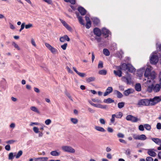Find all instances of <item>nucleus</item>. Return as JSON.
Returning <instances> with one entry per match:
<instances>
[{
	"mask_svg": "<svg viewBox=\"0 0 161 161\" xmlns=\"http://www.w3.org/2000/svg\"><path fill=\"white\" fill-rule=\"evenodd\" d=\"M45 45L52 53L55 54L57 52V49L52 47L49 43H45Z\"/></svg>",
	"mask_w": 161,
	"mask_h": 161,
	"instance_id": "obj_9",
	"label": "nucleus"
},
{
	"mask_svg": "<svg viewBox=\"0 0 161 161\" xmlns=\"http://www.w3.org/2000/svg\"><path fill=\"white\" fill-rule=\"evenodd\" d=\"M61 148L62 150L65 152L71 153H74L75 152V150L72 147L69 146H63Z\"/></svg>",
	"mask_w": 161,
	"mask_h": 161,
	"instance_id": "obj_4",
	"label": "nucleus"
},
{
	"mask_svg": "<svg viewBox=\"0 0 161 161\" xmlns=\"http://www.w3.org/2000/svg\"><path fill=\"white\" fill-rule=\"evenodd\" d=\"M65 27L69 31H71L72 30L71 27L68 24Z\"/></svg>",
	"mask_w": 161,
	"mask_h": 161,
	"instance_id": "obj_59",
	"label": "nucleus"
},
{
	"mask_svg": "<svg viewBox=\"0 0 161 161\" xmlns=\"http://www.w3.org/2000/svg\"><path fill=\"white\" fill-rule=\"evenodd\" d=\"M76 14H77V17L78 19L79 23L81 25H84L85 24L83 22V20L82 19V17L79 14L76 13Z\"/></svg>",
	"mask_w": 161,
	"mask_h": 161,
	"instance_id": "obj_18",
	"label": "nucleus"
},
{
	"mask_svg": "<svg viewBox=\"0 0 161 161\" xmlns=\"http://www.w3.org/2000/svg\"><path fill=\"white\" fill-rule=\"evenodd\" d=\"M103 102L107 103H114V100L110 98H108L107 99H104Z\"/></svg>",
	"mask_w": 161,
	"mask_h": 161,
	"instance_id": "obj_19",
	"label": "nucleus"
},
{
	"mask_svg": "<svg viewBox=\"0 0 161 161\" xmlns=\"http://www.w3.org/2000/svg\"><path fill=\"white\" fill-rule=\"evenodd\" d=\"M67 45V43H64L63 45H62L61 46V47L62 48V49L63 50H65L66 48Z\"/></svg>",
	"mask_w": 161,
	"mask_h": 161,
	"instance_id": "obj_50",
	"label": "nucleus"
},
{
	"mask_svg": "<svg viewBox=\"0 0 161 161\" xmlns=\"http://www.w3.org/2000/svg\"><path fill=\"white\" fill-rule=\"evenodd\" d=\"M135 89L137 92H140L141 90V86L140 83H136L135 85Z\"/></svg>",
	"mask_w": 161,
	"mask_h": 161,
	"instance_id": "obj_20",
	"label": "nucleus"
},
{
	"mask_svg": "<svg viewBox=\"0 0 161 161\" xmlns=\"http://www.w3.org/2000/svg\"><path fill=\"white\" fill-rule=\"evenodd\" d=\"M23 152L22 150H20L19 151L17 154H16L15 156V158H19L22 154Z\"/></svg>",
	"mask_w": 161,
	"mask_h": 161,
	"instance_id": "obj_32",
	"label": "nucleus"
},
{
	"mask_svg": "<svg viewBox=\"0 0 161 161\" xmlns=\"http://www.w3.org/2000/svg\"><path fill=\"white\" fill-rule=\"evenodd\" d=\"M47 157H42L39 158V159L41 160L42 161H47L46 160H47Z\"/></svg>",
	"mask_w": 161,
	"mask_h": 161,
	"instance_id": "obj_64",
	"label": "nucleus"
},
{
	"mask_svg": "<svg viewBox=\"0 0 161 161\" xmlns=\"http://www.w3.org/2000/svg\"><path fill=\"white\" fill-rule=\"evenodd\" d=\"M158 96H155L153 98H151L149 100L150 105H155L160 102Z\"/></svg>",
	"mask_w": 161,
	"mask_h": 161,
	"instance_id": "obj_5",
	"label": "nucleus"
},
{
	"mask_svg": "<svg viewBox=\"0 0 161 161\" xmlns=\"http://www.w3.org/2000/svg\"><path fill=\"white\" fill-rule=\"evenodd\" d=\"M93 32L96 36L100 37L102 34V31L98 28H95L93 30Z\"/></svg>",
	"mask_w": 161,
	"mask_h": 161,
	"instance_id": "obj_11",
	"label": "nucleus"
},
{
	"mask_svg": "<svg viewBox=\"0 0 161 161\" xmlns=\"http://www.w3.org/2000/svg\"><path fill=\"white\" fill-rule=\"evenodd\" d=\"M107 73V71L104 69L100 70L98 72V74L100 75H105Z\"/></svg>",
	"mask_w": 161,
	"mask_h": 161,
	"instance_id": "obj_29",
	"label": "nucleus"
},
{
	"mask_svg": "<svg viewBox=\"0 0 161 161\" xmlns=\"http://www.w3.org/2000/svg\"><path fill=\"white\" fill-rule=\"evenodd\" d=\"M158 61V57L156 55H153L150 59V62L151 64H156Z\"/></svg>",
	"mask_w": 161,
	"mask_h": 161,
	"instance_id": "obj_7",
	"label": "nucleus"
},
{
	"mask_svg": "<svg viewBox=\"0 0 161 161\" xmlns=\"http://www.w3.org/2000/svg\"><path fill=\"white\" fill-rule=\"evenodd\" d=\"M153 91L155 92H158L159 91L160 89V85L156 84L155 86L153 85Z\"/></svg>",
	"mask_w": 161,
	"mask_h": 161,
	"instance_id": "obj_17",
	"label": "nucleus"
},
{
	"mask_svg": "<svg viewBox=\"0 0 161 161\" xmlns=\"http://www.w3.org/2000/svg\"><path fill=\"white\" fill-rule=\"evenodd\" d=\"M92 22L94 24L97 25L99 23L100 20L97 18H94L92 19Z\"/></svg>",
	"mask_w": 161,
	"mask_h": 161,
	"instance_id": "obj_26",
	"label": "nucleus"
},
{
	"mask_svg": "<svg viewBox=\"0 0 161 161\" xmlns=\"http://www.w3.org/2000/svg\"><path fill=\"white\" fill-rule=\"evenodd\" d=\"M31 109L32 111L37 113H39V111L38 109L34 106H32L31 107Z\"/></svg>",
	"mask_w": 161,
	"mask_h": 161,
	"instance_id": "obj_30",
	"label": "nucleus"
},
{
	"mask_svg": "<svg viewBox=\"0 0 161 161\" xmlns=\"http://www.w3.org/2000/svg\"><path fill=\"white\" fill-rule=\"evenodd\" d=\"M66 2H69L72 4H75V0H64Z\"/></svg>",
	"mask_w": 161,
	"mask_h": 161,
	"instance_id": "obj_35",
	"label": "nucleus"
},
{
	"mask_svg": "<svg viewBox=\"0 0 161 161\" xmlns=\"http://www.w3.org/2000/svg\"><path fill=\"white\" fill-rule=\"evenodd\" d=\"M90 103L91 104V105L94 107L98 108L99 107V104H95L92 102H90Z\"/></svg>",
	"mask_w": 161,
	"mask_h": 161,
	"instance_id": "obj_52",
	"label": "nucleus"
},
{
	"mask_svg": "<svg viewBox=\"0 0 161 161\" xmlns=\"http://www.w3.org/2000/svg\"><path fill=\"white\" fill-rule=\"evenodd\" d=\"M114 94L117 95V97L118 98H121L123 96V94L119 91L115 90L114 91Z\"/></svg>",
	"mask_w": 161,
	"mask_h": 161,
	"instance_id": "obj_16",
	"label": "nucleus"
},
{
	"mask_svg": "<svg viewBox=\"0 0 161 161\" xmlns=\"http://www.w3.org/2000/svg\"><path fill=\"white\" fill-rule=\"evenodd\" d=\"M151 139L156 144L159 145L161 144L160 143V140L159 138H151Z\"/></svg>",
	"mask_w": 161,
	"mask_h": 161,
	"instance_id": "obj_22",
	"label": "nucleus"
},
{
	"mask_svg": "<svg viewBox=\"0 0 161 161\" xmlns=\"http://www.w3.org/2000/svg\"><path fill=\"white\" fill-rule=\"evenodd\" d=\"M122 81L126 83L127 84H130L131 83V78L130 76L127 77H123L122 78Z\"/></svg>",
	"mask_w": 161,
	"mask_h": 161,
	"instance_id": "obj_10",
	"label": "nucleus"
},
{
	"mask_svg": "<svg viewBox=\"0 0 161 161\" xmlns=\"http://www.w3.org/2000/svg\"><path fill=\"white\" fill-rule=\"evenodd\" d=\"M70 120L71 122L74 124H77L78 122V120L76 118H71Z\"/></svg>",
	"mask_w": 161,
	"mask_h": 161,
	"instance_id": "obj_34",
	"label": "nucleus"
},
{
	"mask_svg": "<svg viewBox=\"0 0 161 161\" xmlns=\"http://www.w3.org/2000/svg\"><path fill=\"white\" fill-rule=\"evenodd\" d=\"M86 27L87 29H89L91 26V22H86Z\"/></svg>",
	"mask_w": 161,
	"mask_h": 161,
	"instance_id": "obj_38",
	"label": "nucleus"
},
{
	"mask_svg": "<svg viewBox=\"0 0 161 161\" xmlns=\"http://www.w3.org/2000/svg\"><path fill=\"white\" fill-rule=\"evenodd\" d=\"M115 115L114 114H112V118L110 119L111 122L113 123H114L115 121Z\"/></svg>",
	"mask_w": 161,
	"mask_h": 161,
	"instance_id": "obj_44",
	"label": "nucleus"
},
{
	"mask_svg": "<svg viewBox=\"0 0 161 161\" xmlns=\"http://www.w3.org/2000/svg\"><path fill=\"white\" fill-rule=\"evenodd\" d=\"M133 116L131 115H128L126 117V119L127 120L130 121L131 119H132V118H133Z\"/></svg>",
	"mask_w": 161,
	"mask_h": 161,
	"instance_id": "obj_41",
	"label": "nucleus"
},
{
	"mask_svg": "<svg viewBox=\"0 0 161 161\" xmlns=\"http://www.w3.org/2000/svg\"><path fill=\"white\" fill-rule=\"evenodd\" d=\"M137 105L139 107L142 106H148L150 105V102L149 100L147 99H140L138 101Z\"/></svg>",
	"mask_w": 161,
	"mask_h": 161,
	"instance_id": "obj_3",
	"label": "nucleus"
},
{
	"mask_svg": "<svg viewBox=\"0 0 161 161\" xmlns=\"http://www.w3.org/2000/svg\"><path fill=\"white\" fill-rule=\"evenodd\" d=\"M78 10L82 15H84L86 13V10L83 7H79L78 8Z\"/></svg>",
	"mask_w": 161,
	"mask_h": 161,
	"instance_id": "obj_12",
	"label": "nucleus"
},
{
	"mask_svg": "<svg viewBox=\"0 0 161 161\" xmlns=\"http://www.w3.org/2000/svg\"><path fill=\"white\" fill-rule=\"evenodd\" d=\"M95 128L96 130L100 132H105L106 131L103 128L100 126H95Z\"/></svg>",
	"mask_w": 161,
	"mask_h": 161,
	"instance_id": "obj_21",
	"label": "nucleus"
},
{
	"mask_svg": "<svg viewBox=\"0 0 161 161\" xmlns=\"http://www.w3.org/2000/svg\"><path fill=\"white\" fill-rule=\"evenodd\" d=\"M157 128L158 130H160L161 129V124L160 123H157L156 125Z\"/></svg>",
	"mask_w": 161,
	"mask_h": 161,
	"instance_id": "obj_56",
	"label": "nucleus"
},
{
	"mask_svg": "<svg viewBox=\"0 0 161 161\" xmlns=\"http://www.w3.org/2000/svg\"><path fill=\"white\" fill-rule=\"evenodd\" d=\"M130 149H127L125 151V154L126 155H129L130 154Z\"/></svg>",
	"mask_w": 161,
	"mask_h": 161,
	"instance_id": "obj_53",
	"label": "nucleus"
},
{
	"mask_svg": "<svg viewBox=\"0 0 161 161\" xmlns=\"http://www.w3.org/2000/svg\"><path fill=\"white\" fill-rule=\"evenodd\" d=\"M107 106L106 105H103L99 104V107L98 108H100L103 109H106V108Z\"/></svg>",
	"mask_w": 161,
	"mask_h": 161,
	"instance_id": "obj_63",
	"label": "nucleus"
},
{
	"mask_svg": "<svg viewBox=\"0 0 161 161\" xmlns=\"http://www.w3.org/2000/svg\"><path fill=\"white\" fill-rule=\"evenodd\" d=\"M103 67V63L102 61H100L99 62L98 68H102Z\"/></svg>",
	"mask_w": 161,
	"mask_h": 161,
	"instance_id": "obj_39",
	"label": "nucleus"
},
{
	"mask_svg": "<svg viewBox=\"0 0 161 161\" xmlns=\"http://www.w3.org/2000/svg\"><path fill=\"white\" fill-rule=\"evenodd\" d=\"M134 91L133 89L129 88L124 91L123 94L125 96H128L129 94L133 93Z\"/></svg>",
	"mask_w": 161,
	"mask_h": 161,
	"instance_id": "obj_13",
	"label": "nucleus"
},
{
	"mask_svg": "<svg viewBox=\"0 0 161 161\" xmlns=\"http://www.w3.org/2000/svg\"><path fill=\"white\" fill-rule=\"evenodd\" d=\"M32 26V24H29L28 25H26L25 26V28L26 29H28L31 27Z\"/></svg>",
	"mask_w": 161,
	"mask_h": 161,
	"instance_id": "obj_60",
	"label": "nucleus"
},
{
	"mask_svg": "<svg viewBox=\"0 0 161 161\" xmlns=\"http://www.w3.org/2000/svg\"><path fill=\"white\" fill-rule=\"evenodd\" d=\"M153 84H152L151 86H149L147 88V91L149 92H151L153 90Z\"/></svg>",
	"mask_w": 161,
	"mask_h": 161,
	"instance_id": "obj_31",
	"label": "nucleus"
},
{
	"mask_svg": "<svg viewBox=\"0 0 161 161\" xmlns=\"http://www.w3.org/2000/svg\"><path fill=\"white\" fill-rule=\"evenodd\" d=\"M14 155L13 153H10L9 154L8 159L10 160L13 159L14 158Z\"/></svg>",
	"mask_w": 161,
	"mask_h": 161,
	"instance_id": "obj_42",
	"label": "nucleus"
},
{
	"mask_svg": "<svg viewBox=\"0 0 161 161\" xmlns=\"http://www.w3.org/2000/svg\"><path fill=\"white\" fill-rule=\"evenodd\" d=\"M102 34L106 38L108 37L109 35H111V33L108 30L105 28H103L102 30Z\"/></svg>",
	"mask_w": 161,
	"mask_h": 161,
	"instance_id": "obj_8",
	"label": "nucleus"
},
{
	"mask_svg": "<svg viewBox=\"0 0 161 161\" xmlns=\"http://www.w3.org/2000/svg\"><path fill=\"white\" fill-rule=\"evenodd\" d=\"M146 161H153V158L151 157H147L146 158Z\"/></svg>",
	"mask_w": 161,
	"mask_h": 161,
	"instance_id": "obj_49",
	"label": "nucleus"
},
{
	"mask_svg": "<svg viewBox=\"0 0 161 161\" xmlns=\"http://www.w3.org/2000/svg\"><path fill=\"white\" fill-rule=\"evenodd\" d=\"M145 128L147 130H149L151 129L150 125L148 124H146L144 125Z\"/></svg>",
	"mask_w": 161,
	"mask_h": 161,
	"instance_id": "obj_37",
	"label": "nucleus"
},
{
	"mask_svg": "<svg viewBox=\"0 0 161 161\" xmlns=\"http://www.w3.org/2000/svg\"><path fill=\"white\" fill-rule=\"evenodd\" d=\"M59 19L61 22L65 27L67 25H68V24L64 20L61 19Z\"/></svg>",
	"mask_w": 161,
	"mask_h": 161,
	"instance_id": "obj_51",
	"label": "nucleus"
},
{
	"mask_svg": "<svg viewBox=\"0 0 161 161\" xmlns=\"http://www.w3.org/2000/svg\"><path fill=\"white\" fill-rule=\"evenodd\" d=\"M125 105V103L123 102L119 103L118 104V107L119 108H123Z\"/></svg>",
	"mask_w": 161,
	"mask_h": 161,
	"instance_id": "obj_33",
	"label": "nucleus"
},
{
	"mask_svg": "<svg viewBox=\"0 0 161 161\" xmlns=\"http://www.w3.org/2000/svg\"><path fill=\"white\" fill-rule=\"evenodd\" d=\"M117 136H118V137L119 138H123L124 137V135L122 133H119L117 135Z\"/></svg>",
	"mask_w": 161,
	"mask_h": 161,
	"instance_id": "obj_47",
	"label": "nucleus"
},
{
	"mask_svg": "<svg viewBox=\"0 0 161 161\" xmlns=\"http://www.w3.org/2000/svg\"><path fill=\"white\" fill-rule=\"evenodd\" d=\"M133 137L134 138L135 140H138L142 141L145 140L147 138L146 136L144 134H142L140 135L134 134L133 135Z\"/></svg>",
	"mask_w": 161,
	"mask_h": 161,
	"instance_id": "obj_6",
	"label": "nucleus"
},
{
	"mask_svg": "<svg viewBox=\"0 0 161 161\" xmlns=\"http://www.w3.org/2000/svg\"><path fill=\"white\" fill-rule=\"evenodd\" d=\"M103 54L106 56H108L110 55V52L107 49L104 48L103 50Z\"/></svg>",
	"mask_w": 161,
	"mask_h": 161,
	"instance_id": "obj_28",
	"label": "nucleus"
},
{
	"mask_svg": "<svg viewBox=\"0 0 161 161\" xmlns=\"http://www.w3.org/2000/svg\"><path fill=\"white\" fill-rule=\"evenodd\" d=\"M139 129L141 131H143L144 130V127L142 125H139Z\"/></svg>",
	"mask_w": 161,
	"mask_h": 161,
	"instance_id": "obj_54",
	"label": "nucleus"
},
{
	"mask_svg": "<svg viewBox=\"0 0 161 161\" xmlns=\"http://www.w3.org/2000/svg\"><path fill=\"white\" fill-rule=\"evenodd\" d=\"M116 68L118 71H121L122 69L125 71L127 70L129 72L131 73H133L136 71L135 69L131 64L129 63H123L121 66H116Z\"/></svg>",
	"mask_w": 161,
	"mask_h": 161,
	"instance_id": "obj_1",
	"label": "nucleus"
},
{
	"mask_svg": "<svg viewBox=\"0 0 161 161\" xmlns=\"http://www.w3.org/2000/svg\"><path fill=\"white\" fill-rule=\"evenodd\" d=\"M16 141L14 140H8L6 142V143L7 144H13Z\"/></svg>",
	"mask_w": 161,
	"mask_h": 161,
	"instance_id": "obj_46",
	"label": "nucleus"
},
{
	"mask_svg": "<svg viewBox=\"0 0 161 161\" xmlns=\"http://www.w3.org/2000/svg\"><path fill=\"white\" fill-rule=\"evenodd\" d=\"M153 149H149L148 150L147 153L151 156L154 157L156 156V153L153 151Z\"/></svg>",
	"mask_w": 161,
	"mask_h": 161,
	"instance_id": "obj_15",
	"label": "nucleus"
},
{
	"mask_svg": "<svg viewBox=\"0 0 161 161\" xmlns=\"http://www.w3.org/2000/svg\"><path fill=\"white\" fill-rule=\"evenodd\" d=\"M33 130L36 133H38L39 132L38 128L36 127H34L33 128Z\"/></svg>",
	"mask_w": 161,
	"mask_h": 161,
	"instance_id": "obj_45",
	"label": "nucleus"
},
{
	"mask_svg": "<svg viewBox=\"0 0 161 161\" xmlns=\"http://www.w3.org/2000/svg\"><path fill=\"white\" fill-rule=\"evenodd\" d=\"M114 114L115 115V118L118 119L121 118L123 116L122 113L120 112L116 113L115 114Z\"/></svg>",
	"mask_w": 161,
	"mask_h": 161,
	"instance_id": "obj_24",
	"label": "nucleus"
},
{
	"mask_svg": "<svg viewBox=\"0 0 161 161\" xmlns=\"http://www.w3.org/2000/svg\"><path fill=\"white\" fill-rule=\"evenodd\" d=\"M43 1L46 2L48 4H51L52 3V0H42Z\"/></svg>",
	"mask_w": 161,
	"mask_h": 161,
	"instance_id": "obj_57",
	"label": "nucleus"
},
{
	"mask_svg": "<svg viewBox=\"0 0 161 161\" xmlns=\"http://www.w3.org/2000/svg\"><path fill=\"white\" fill-rule=\"evenodd\" d=\"M45 124L46 125H49L51 123V120L50 119H47L45 121Z\"/></svg>",
	"mask_w": 161,
	"mask_h": 161,
	"instance_id": "obj_48",
	"label": "nucleus"
},
{
	"mask_svg": "<svg viewBox=\"0 0 161 161\" xmlns=\"http://www.w3.org/2000/svg\"><path fill=\"white\" fill-rule=\"evenodd\" d=\"M95 78L94 77H91L86 78V81L87 82L89 83L91 81H94L95 80Z\"/></svg>",
	"mask_w": 161,
	"mask_h": 161,
	"instance_id": "obj_27",
	"label": "nucleus"
},
{
	"mask_svg": "<svg viewBox=\"0 0 161 161\" xmlns=\"http://www.w3.org/2000/svg\"><path fill=\"white\" fill-rule=\"evenodd\" d=\"M114 73L116 76H118L119 77L122 76V72L121 71H118L117 70H114Z\"/></svg>",
	"mask_w": 161,
	"mask_h": 161,
	"instance_id": "obj_23",
	"label": "nucleus"
},
{
	"mask_svg": "<svg viewBox=\"0 0 161 161\" xmlns=\"http://www.w3.org/2000/svg\"><path fill=\"white\" fill-rule=\"evenodd\" d=\"M151 68L147 67L146 69L144 76L145 78H147V82H150L151 80H153L156 77V74L154 71L151 72Z\"/></svg>",
	"mask_w": 161,
	"mask_h": 161,
	"instance_id": "obj_2",
	"label": "nucleus"
},
{
	"mask_svg": "<svg viewBox=\"0 0 161 161\" xmlns=\"http://www.w3.org/2000/svg\"><path fill=\"white\" fill-rule=\"evenodd\" d=\"M131 121V122H136L138 120V119L137 117L133 116V118H132Z\"/></svg>",
	"mask_w": 161,
	"mask_h": 161,
	"instance_id": "obj_40",
	"label": "nucleus"
},
{
	"mask_svg": "<svg viewBox=\"0 0 161 161\" xmlns=\"http://www.w3.org/2000/svg\"><path fill=\"white\" fill-rule=\"evenodd\" d=\"M113 89L112 87H108L107 89L106 90L105 92L103 94L104 96H106L108 95V94L111 93L113 91Z\"/></svg>",
	"mask_w": 161,
	"mask_h": 161,
	"instance_id": "obj_14",
	"label": "nucleus"
},
{
	"mask_svg": "<svg viewBox=\"0 0 161 161\" xmlns=\"http://www.w3.org/2000/svg\"><path fill=\"white\" fill-rule=\"evenodd\" d=\"M100 122L102 124H105V121L103 119L101 118L100 119Z\"/></svg>",
	"mask_w": 161,
	"mask_h": 161,
	"instance_id": "obj_61",
	"label": "nucleus"
},
{
	"mask_svg": "<svg viewBox=\"0 0 161 161\" xmlns=\"http://www.w3.org/2000/svg\"><path fill=\"white\" fill-rule=\"evenodd\" d=\"M63 37L65 40H65L67 41H70V40L69 38L67 35H64L63 36Z\"/></svg>",
	"mask_w": 161,
	"mask_h": 161,
	"instance_id": "obj_55",
	"label": "nucleus"
},
{
	"mask_svg": "<svg viewBox=\"0 0 161 161\" xmlns=\"http://www.w3.org/2000/svg\"><path fill=\"white\" fill-rule=\"evenodd\" d=\"M12 44L13 46H14V47L16 48L18 50H20V48L18 45L16 44L14 42H13L12 43Z\"/></svg>",
	"mask_w": 161,
	"mask_h": 161,
	"instance_id": "obj_36",
	"label": "nucleus"
},
{
	"mask_svg": "<svg viewBox=\"0 0 161 161\" xmlns=\"http://www.w3.org/2000/svg\"><path fill=\"white\" fill-rule=\"evenodd\" d=\"M5 149L7 151H9L10 150V147L9 145H7L5 147Z\"/></svg>",
	"mask_w": 161,
	"mask_h": 161,
	"instance_id": "obj_62",
	"label": "nucleus"
},
{
	"mask_svg": "<svg viewBox=\"0 0 161 161\" xmlns=\"http://www.w3.org/2000/svg\"><path fill=\"white\" fill-rule=\"evenodd\" d=\"M65 27L69 31H71L72 30L71 27L68 24Z\"/></svg>",
	"mask_w": 161,
	"mask_h": 161,
	"instance_id": "obj_58",
	"label": "nucleus"
},
{
	"mask_svg": "<svg viewBox=\"0 0 161 161\" xmlns=\"http://www.w3.org/2000/svg\"><path fill=\"white\" fill-rule=\"evenodd\" d=\"M50 154L53 156H59L60 155V153L57 152L56 151H52L50 153Z\"/></svg>",
	"mask_w": 161,
	"mask_h": 161,
	"instance_id": "obj_25",
	"label": "nucleus"
},
{
	"mask_svg": "<svg viewBox=\"0 0 161 161\" xmlns=\"http://www.w3.org/2000/svg\"><path fill=\"white\" fill-rule=\"evenodd\" d=\"M77 74L81 77H84L86 76V74L85 73H80L79 72L77 73Z\"/></svg>",
	"mask_w": 161,
	"mask_h": 161,
	"instance_id": "obj_43",
	"label": "nucleus"
}]
</instances>
